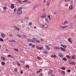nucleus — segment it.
<instances>
[{
	"label": "nucleus",
	"instance_id": "35",
	"mask_svg": "<svg viewBox=\"0 0 76 76\" xmlns=\"http://www.w3.org/2000/svg\"><path fill=\"white\" fill-rule=\"evenodd\" d=\"M4 10H6L7 9V7H4L3 8Z\"/></svg>",
	"mask_w": 76,
	"mask_h": 76
},
{
	"label": "nucleus",
	"instance_id": "38",
	"mask_svg": "<svg viewBox=\"0 0 76 76\" xmlns=\"http://www.w3.org/2000/svg\"><path fill=\"white\" fill-rule=\"evenodd\" d=\"M28 25H32V23L31 22H30L28 23Z\"/></svg>",
	"mask_w": 76,
	"mask_h": 76
},
{
	"label": "nucleus",
	"instance_id": "32",
	"mask_svg": "<svg viewBox=\"0 0 76 76\" xmlns=\"http://www.w3.org/2000/svg\"><path fill=\"white\" fill-rule=\"evenodd\" d=\"M36 42H38V43H40V41L39 40H36Z\"/></svg>",
	"mask_w": 76,
	"mask_h": 76
},
{
	"label": "nucleus",
	"instance_id": "45",
	"mask_svg": "<svg viewBox=\"0 0 76 76\" xmlns=\"http://www.w3.org/2000/svg\"><path fill=\"white\" fill-rule=\"evenodd\" d=\"M27 41L28 42H30V40L29 39H27Z\"/></svg>",
	"mask_w": 76,
	"mask_h": 76
},
{
	"label": "nucleus",
	"instance_id": "29",
	"mask_svg": "<svg viewBox=\"0 0 76 76\" xmlns=\"http://www.w3.org/2000/svg\"><path fill=\"white\" fill-rule=\"evenodd\" d=\"M0 41H2V42H3L4 41V40L2 38H0Z\"/></svg>",
	"mask_w": 76,
	"mask_h": 76
},
{
	"label": "nucleus",
	"instance_id": "26",
	"mask_svg": "<svg viewBox=\"0 0 76 76\" xmlns=\"http://www.w3.org/2000/svg\"><path fill=\"white\" fill-rule=\"evenodd\" d=\"M61 73L62 74V75H65L66 74V73L64 71H62L61 72Z\"/></svg>",
	"mask_w": 76,
	"mask_h": 76
},
{
	"label": "nucleus",
	"instance_id": "58",
	"mask_svg": "<svg viewBox=\"0 0 76 76\" xmlns=\"http://www.w3.org/2000/svg\"><path fill=\"white\" fill-rule=\"evenodd\" d=\"M21 62L22 63H24V61H21Z\"/></svg>",
	"mask_w": 76,
	"mask_h": 76
},
{
	"label": "nucleus",
	"instance_id": "59",
	"mask_svg": "<svg viewBox=\"0 0 76 76\" xmlns=\"http://www.w3.org/2000/svg\"><path fill=\"white\" fill-rule=\"evenodd\" d=\"M51 57L52 58H53V57H54V56H53V55H51Z\"/></svg>",
	"mask_w": 76,
	"mask_h": 76
},
{
	"label": "nucleus",
	"instance_id": "56",
	"mask_svg": "<svg viewBox=\"0 0 76 76\" xmlns=\"http://www.w3.org/2000/svg\"><path fill=\"white\" fill-rule=\"evenodd\" d=\"M39 71L40 72L41 71H42V69H39Z\"/></svg>",
	"mask_w": 76,
	"mask_h": 76
},
{
	"label": "nucleus",
	"instance_id": "54",
	"mask_svg": "<svg viewBox=\"0 0 76 76\" xmlns=\"http://www.w3.org/2000/svg\"><path fill=\"white\" fill-rule=\"evenodd\" d=\"M72 62H71L70 61H69V64H72Z\"/></svg>",
	"mask_w": 76,
	"mask_h": 76
},
{
	"label": "nucleus",
	"instance_id": "14",
	"mask_svg": "<svg viewBox=\"0 0 76 76\" xmlns=\"http://www.w3.org/2000/svg\"><path fill=\"white\" fill-rule=\"evenodd\" d=\"M7 57H11V58H14L11 55H7Z\"/></svg>",
	"mask_w": 76,
	"mask_h": 76
},
{
	"label": "nucleus",
	"instance_id": "40",
	"mask_svg": "<svg viewBox=\"0 0 76 76\" xmlns=\"http://www.w3.org/2000/svg\"><path fill=\"white\" fill-rule=\"evenodd\" d=\"M40 26H41L42 28H44V25H43V24H40Z\"/></svg>",
	"mask_w": 76,
	"mask_h": 76
},
{
	"label": "nucleus",
	"instance_id": "51",
	"mask_svg": "<svg viewBox=\"0 0 76 76\" xmlns=\"http://www.w3.org/2000/svg\"><path fill=\"white\" fill-rule=\"evenodd\" d=\"M67 72L68 73H69V72H70V69H68L67 70Z\"/></svg>",
	"mask_w": 76,
	"mask_h": 76
},
{
	"label": "nucleus",
	"instance_id": "12",
	"mask_svg": "<svg viewBox=\"0 0 76 76\" xmlns=\"http://www.w3.org/2000/svg\"><path fill=\"white\" fill-rule=\"evenodd\" d=\"M66 57L67 58H68V59H70V58H71V57H70V56L69 55H66Z\"/></svg>",
	"mask_w": 76,
	"mask_h": 76
},
{
	"label": "nucleus",
	"instance_id": "10",
	"mask_svg": "<svg viewBox=\"0 0 76 76\" xmlns=\"http://www.w3.org/2000/svg\"><path fill=\"white\" fill-rule=\"evenodd\" d=\"M23 7H20L19 8H18V9L17 10V11H21V10H22V9H23Z\"/></svg>",
	"mask_w": 76,
	"mask_h": 76
},
{
	"label": "nucleus",
	"instance_id": "62",
	"mask_svg": "<svg viewBox=\"0 0 76 76\" xmlns=\"http://www.w3.org/2000/svg\"><path fill=\"white\" fill-rule=\"evenodd\" d=\"M16 8H15L14 10V11L15 12V11H16Z\"/></svg>",
	"mask_w": 76,
	"mask_h": 76
},
{
	"label": "nucleus",
	"instance_id": "18",
	"mask_svg": "<svg viewBox=\"0 0 76 76\" xmlns=\"http://www.w3.org/2000/svg\"><path fill=\"white\" fill-rule=\"evenodd\" d=\"M46 49H47V50H48L50 49V47H49V46H48L46 45Z\"/></svg>",
	"mask_w": 76,
	"mask_h": 76
},
{
	"label": "nucleus",
	"instance_id": "13",
	"mask_svg": "<svg viewBox=\"0 0 76 76\" xmlns=\"http://www.w3.org/2000/svg\"><path fill=\"white\" fill-rule=\"evenodd\" d=\"M9 41L11 42H16V41L14 40H10Z\"/></svg>",
	"mask_w": 76,
	"mask_h": 76
},
{
	"label": "nucleus",
	"instance_id": "27",
	"mask_svg": "<svg viewBox=\"0 0 76 76\" xmlns=\"http://www.w3.org/2000/svg\"><path fill=\"white\" fill-rule=\"evenodd\" d=\"M59 56L60 57H61L62 58L64 57V56H63L62 54H59Z\"/></svg>",
	"mask_w": 76,
	"mask_h": 76
},
{
	"label": "nucleus",
	"instance_id": "55",
	"mask_svg": "<svg viewBox=\"0 0 76 76\" xmlns=\"http://www.w3.org/2000/svg\"><path fill=\"white\" fill-rule=\"evenodd\" d=\"M23 71H20V73H21V74H23Z\"/></svg>",
	"mask_w": 76,
	"mask_h": 76
},
{
	"label": "nucleus",
	"instance_id": "25",
	"mask_svg": "<svg viewBox=\"0 0 76 76\" xmlns=\"http://www.w3.org/2000/svg\"><path fill=\"white\" fill-rule=\"evenodd\" d=\"M43 53L44 54H48V52H47L46 51H43Z\"/></svg>",
	"mask_w": 76,
	"mask_h": 76
},
{
	"label": "nucleus",
	"instance_id": "60",
	"mask_svg": "<svg viewBox=\"0 0 76 76\" xmlns=\"http://www.w3.org/2000/svg\"><path fill=\"white\" fill-rule=\"evenodd\" d=\"M37 6H35V7L33 8V9H36V8H37Z\"/></svg>",
	"mask_w": 76,
	"mask_h": 76
},
{
	"label": "nucleus",
	"instance_id": "33",
	"mask_svg": "<svg viewBox=\"0 0 76 76\" xmlns=\"http://www.w3.org/2000/svg\"><path fill=\"white\" fill-rule=\"evenodd\" d=\"M35 45H33L31 46V48H35Z\"/></svg>",
	"mask_w": 76,
	"mask_h": 76
},
{
	"label": "nucleus",
	"instance_id": "46",
	"mask_svg": "<svg viewBox=\"0 0 76 76\" xmlns=\"http://www.w3.org/2000/svg\"><path fill=\"white\" fill-rule=\"evenodd\" d=\"M53 57H54L55 58H56L57 57V56L56 55H53Z\"/></svg>",
	"mask_w": 76,
	"mask_h": 76
},
{
	"label": "nucleus",
	"instance_id": "49",
	"mask_svg": "<svg viewBox=\"0 0 76 76\" xmlns=\"http://www.w3.org/2000/svg\"><path fill=\"white\" fill-rule=\"evenodd\" d=\"M15 71L16 72H17L18 70V69L17 68H15L14 69Z\"/></svg>",
	"mask_w": 76,
	"mask_h": 76
},
{
	"label": "nucleus",
	"instance_id": "63",
	"mask_svg": "<svg viewBox=\"0 0 76 76\" xmlns=\"http://www.w3.org/2000/svg\"><path fill=\"white\" fill-rule=\"evenodd\" d=\"M10 37H12V34H10Z\"/></svg>",
	"mask_w": 76,
	"mask_h": 76
},
{
	"label": "nucleus",
	"instance_id": "43",
	"mask_svg": "<svg viewBox=\"0 0 76 76\" xmlns=\"http://www.w3.org/2000/svg\"><path fill=\"white\" fill-rule=\"evenodd\" d=\"M30 42H32L33 43H34V42L32 39H31L30 40Z\"/></svg>",
	"mask_w": 76,
	"mask_h": 76
},
{
	"label": "nucleus",
	"instance_id": "9",
	"mask_svg": "<svg viewBox=\"0 0 76 76\" xmlns=\"http://www.w3.org/2000/svg\"><path fill=\"white\" fill-rule=\"evenodd\" d=\"M48 26L47 24H45L43 28H48Z\"/></svg>",
	"mask_w": 76,
	"mask_h": 76
},
{
	"label": "nucleus",
	"instance_id": "28",
	"mask_svg": "<svg viewBox=\"0 0 76 76\" xmlns=\"http://www.w3.org/2000/svg\"><path fill=\"white\" fill-rule=\"evenodd\" d=\"M15 30H17V31H20V28H19V27H17Z\"/></svg>",
	"mask_w": 76,
	"mask_h": 76
},
{
	"label": "nucleus",
	"instance_id": "57",
	"mask_svg": "<svg viewBox=\"0 0 76 76\" xmlns=\"http://www.w3.org/2000/svg\"><path fill=\"white\" fill-rule=\"evenodd\" d=\"M64 22L65 23H67V21H66V20H65L64 21Z\"/></svg>",
	"mask_w": 76,
	"mask_h": 76
},
{
	"label": "nucleus",
	"instance_id": "61",
	"mask_svg": "<svg viewBox=\"0 0 76 76\" xmlns=\"http://www.w3.org/2000/svg\"><path fill=\"white\" fill-rule=\"evenodd\" d=\"M39 72H39V71H37V73H39Z\"/></svg>",
	"mask_w": 76,
	"mask_h": 76
},
{
	"label": "nucleus",
	"instance_id": "47",
	"mask_svg": "<svg viewBox=\"0 0 76 76\" xmlns=\"http://www.w3.org/2000/svg\"><path fill=\"white\" fill-rule=\"evenodd\" d=\"M36 48H37V49H38V50H39V48L38 47V46H36Z\"/></svg>",
	"mask_w": 76,
	"mask_h": 76
},
{
	"label": "nucleus",
	"instance_id": "48",
	"mask_svg": "<svg viewBox=\"0 0 76 76\" xmlns=\"http://www.w3.org/2000/svg\"><path fill=\"white\" fill-rule=\"evenodd\" d=\"M28 45H29V46H31V45H32V44L30 43Z\"/></svg>",
	"mask_w": 76,
	"mask_h": 76
},
{
	"label": "nucleus",
	"instance_id": "8",
	"mask_svg": "<svg viewBox=\"0 0 76 76\" xmlns=\"http://www.w3.org/2000/svg\"><path fill=\"white\" fill-rule=\"evenodd\" d=\"M32 40H33L34 42V43H35L36 42V41H37V39L36 38H32Z\"/></svg>",
	"mask_w": 76,
	"mask_h": 76
},
{
	"label": "nucleus",
	"instance_id": "22",
	"mask_svg": "<svg viewBox=\"0 0 76 76\" xmlns=\"http://www.w3.org/2000/svg\"><path fill=\"white\" fill-rule=\"evenodd\" d=\"M50 1H48L47 2V5H49L50 4Z\"/></svg>",
	"mask_w": 76,
	"mask_h": 76
},
{
	"label": "nucleus",
	"instance_id": "21",
	"mask_svg": "<svg viewBox=\"0 0 76 76\" xmlns=\"http://www.w3.org/2000/svg\"><path fill=\"white\" fill-rule=\"evenodd\" d=\"M62 47L63 48H67L66 46L65 45H62Z\"/></svg>",
	"mask_w": 76,
	"mask_h": 76
},
{
	"label": "nucleus",
	"instance_id": "37",
	"mask_svg": "<svg viewBox=\"0 0 76 76\" xmlns=\"http://www.w3.org/2000/svg\"><path fill=\"white\" fill-rule=\"evenodd\" d=\"M14 50L15 51H19V50H18L17 48H14Z\"/></svg>",
	"mask_w": 76,
	"mask_h": 76
},
{
	"label": "nucleus",
	"instance_id": "7",
	"mask_svg": "<svg viewBox=\"0 0 76 76\" xmlns=\"http://www.w3.org/2000/svg\"><path fill=\"white\" fill-rule=\"evenodd\" d=\"M11 9H14L15 8V6H14V4H11Z\"/></svg>",
	"mask_w": 76,
	"mask_h": 76
},
{
	"label": "nucleus",
	"instance_id": "3",
	"mask_svg": "<svg viewBox=\"0 0 76 76\" xmlns=\"http://www.w3.org/2000/svg\"><path fill=\"white\" fill-rule=\"evenodd\" d=\"M72 5H71L69 7V10H71V9H73V7H72V5H73V2L72 1Z\"/></svg>",
	"mask_w": 76,
	"mask_h": 76
},
{
	"label": "nucleus",
	"instance_id": "2",
	"mask_svg": "<svg viewBox=\"0 0 76 76\" xmlns=\"http://www.w3.org/2000/svg\"><path fill=\"white\" fill-rule=\"evenodd\" d=\"M46 16L47 15H46V14H44L42 16H41V18H46Z\"/></svg>",
	"mask_w": 76,
	"mask_h": 76
},
{
	"label": "nucleus",
	"instance_id": "44",
	"mask_svg": "<svg viewBox=\"0 0 76 76\" xmlns=\"http://www.w3.org/2000/svg\"><path fill=\"white\" fill-rule=\"evenodd\" d=\"M37 58L38 60H41V58H40L39 57H37Z\"/></svg>",
	"mask_w": 76,
	"mask_h": 76
},
{
	"label": "nucleus",
	"instance_id": "5",
	"mask_svg": "<svg viewBox=\"0 0 76 76\" xmlns=\"http://www.w3.org/2000/svg\"><path fill=\"white\" fill-rule=\"evenodd\" d=\"M68 41L71 44H72V41H71V38H69L68 39Z\"/></svg>",
	"mask_w": 76,
	"mask_h": 76
},
{
	"label": "nucleus",
	"instance_id": "53",
	"mask_svg": "<svg viewBox=\"0 0 76 76\" xmlns=\"http://www.w3.org/2000/svg\"><path fill=\"white\" fill-rule=\"evenodd\" d=\"M42 48H43V47H41L40 48H39V50H42Z\"/></svg>",
	"mask_w": 76,
	"mask_h": 76
},
{
	"label": "nucleus",
	"instance_id": "1",
	"mask_svg": "<svg viewBox=\"0 0 76 76\" xmlns=\"http://www.w3.org/2000/svg\"><path fill=\"white\" fill-rule=\"evenodd\" d=\"M66 27H67V26H59V28H61V29H64V28H66Z\"/></svg>",
	"mask_w": 76,
	"mask_h": 76
},
{
	"label": "nucleus",
	"instance_id": "30",
	"mask_svg": "<svg viewBox=\"0 0 76 76\" xmlns=\"http://www.w3.org/2000/svg\"><path fill=\"white\" fill-rule=\"evenodd\" d=\"M72 59H75V56H72Z\"/></svg>",
	"mask_w": 76,
	"mask_h": 76
},
{
	"label": "nucleus",
	"instance_id": "20",
	"mask_svg": "<svg viewBox=\"0 0 76 76\" xmlns=\"http://www.w3.org/2000/svg\"><path fill=\"white\" fill-rule=\"evenodd\" d=\"M18 2H19L20 4H22V1L19 0H18Z\"/></svg>",
	"mask_w": 76,
	"mask_h": 76
},
{
	"label": "nucleus",
	"instance_id": "4",
	"mask_svg": "<svg viewBox=\"0 0 76 76\" xmlns=\"http://www.w3.org/2000/svg\"><path fill=\"white\" fill-rule=\"evenodd\" d=\"M53 71L52 70H51L48 72V74L49 75H51V74L53 73Z\"/></svg>",
	"mask_w": 76,
	"mask_h": 76
},
{
	"label": "nucleus",
	"instance_id": "50",
	"mask_svg": "<svg viewBox=\"0 0 76 76\" xmlns=\"http://www.w3.org/2000/svg\"><path fill=\"white\" fill-rule=\"evenodd\" d=\"M66 23H65L64 22L62 23V24L63 25H66Z\"/></svg>",
	"mask_w": 76,
	"mask_h": 76
},
{
	"label": "nucleus",
	"instance_id": "6",
	"mask_svg": "<svg viewBox=\"0 0 76 76\" xmlns=\"http://www.w3.org/2000/svg\"><path fill=\"white\" fill-rule=\"evenodd\" d=\"M18 12H17V14L18 15H19V14H20V13H22V11H17Z\"/></svg>",
	"mask_w": 76,
	"mask_h": 76
},
{
	"label": "nucleus",
	"instance_id": "42",
	"mask_svg": "<svg viewBox=\"0 0 76 76\" xmlns=\"http://www.w3.org/2000/svg\"><path fill=\"white\" fill-rule=\"evenodd\" d=\"M17 64L18 66H20V64L18 62L17 63Z\"/></svg>",
	"mask_w": 76,
	"mask_h": 76
},
{
	"label": "nucleus",
	"instance_id": "31",
	"mask_svg": "<svg viewBox=\"0 0 76 76\" xmlns=\"http://www.w3.org/2000/svg\"><path fill=\"white\" fill-rule=\"evenodd\" d=\"M71 0H65V2H69V1H70Z\"/></svg>",
	"mask_w": 76,
	"mask_h": 76
},
{
	"label": "nucleus",
	"instance_id": "24",
	"mask_svg": "<svg viewBox=\"0 0 76 76\" xmlns=\"http://www.w3.org/2000/svg\"><path fill=\"white\" fill-rule=\"evenodd\" d=\"M76 64V63L75 62H72L71 64L72 65H75Z\"/></svg>",
	"mask_w": 76,
	"mask_h": 76
},
{
	"label": "nucleus",
	"instance_id": "15",
	"mask_svg": "<svg viewBox=\"0 0 76 76\" xmlns=\"http://www.w3.org/2000/svg\"><path fill=\"white\" fill-rule=\"evenodd\" d=\"M1 64L2 66H4L6 64L4 62H1Z\"/></svg>",
	"mask_w": 76,
	"mask_h": 76
},
{
	"label": "nucleus",
	"instance_id": "19",
	"mask_svg": "<svg viewBox=\"0 0 76 76\" xmlns=\"http://www.w3.org/2000/svg\"><path fill=\"white\" fill-rule=\"evenodd\" d=\"M63 60H64V61H67V58H62Z\"/></svg>",
	"mask_w": 76,
	"mask_h": 76
},
{
	"label": "nucleus",
	"instance_id": "36",
	"mask_svg": "<svg viewBox=\"0 0 76 76\" xmlns=\"http://www.w3.org/2000/svg\"><path fill=\"white\" fill-rule=\"evenodd\" d=\"M13 27L14 28L15 30L17 28V27L15 26H13Z\"/></svg>",
	"mask_w": 76,
	"mask_h": 76
},
{
	"label": "nucleus",
	"instance_id": "16",
	"mask_svg": "<svg viewBox=\"0 0 76 76\" xmlns=\"http://www.w3.org/2000/svg\"><path fill=\"white\" fill-rule=\"evenodd\" d=\"M29 19V18L28 17H26L24 18L25 20H28Z\"/></svg>",
	"mask_w": 76,
	"mask_h": 76
},
{
	"label": "nucleus",
	"instance_id": "34",
	"mask_svg": "<svg viewBox=\"0 0 76 76\" xmlns=\"http://www.w3.org/2000/svg\"><path fill=\"white\" fill-rule=\"evenodd\" d=\"M17 36L18 37H21L22 36H21V35H20V34H17Z\"/></svg>",
	"mask_w": 76,
	"mask_h": 76
},
{
	"label": "nucleus",
	"instance_id": "11",
	"mask_svg": "<svg viewBox=\"0 0 76 76\" xmlns=\"http://www.w3.org/2000/svg\"><path fill=\"white\" fill-rule=\"evenodd\" d=\"M1 37H2V38H4V37H6V35H5V34H1Z\"/></svg>",
	"mask_w": 76,
	"mask_h": 76
},
{
	"label": "nucleus",
	"instance_id": "41",
	"mask_svg": "<svg viewBox=\"0 0 76 76\" xmlns=\"http://www.w3.org/2000/svg\"><path fill=\"white\" fill-rule=\"evenodd\" d=\"M26 66L27 68H29V66L28 65H26Z\"/></svg>",
	"mask_w": 76,
	"mask_h": 76
},
{
	"label": "nucleus",
	"instance_id": "39",
	"mask_svg": "<svg viewBox=\"0 0 76 76\" xmlns=\"http://www.w3.org/2000/svg\"><path fill=\"white\" fill-rule=\"evenodd\" d=\"M2 58L3 60H6V58H5V57H2Z\"/></svg>",
	"mask_w": 76,
	"mask_h": 76
},
{
	"label": "nucleus",
	"instance_id": "23",
	"mask_svg": "<svg viewBox=\"0 0 76 76\" xmlns=\"http://www.w3.org/2000/svg\"><path fill=\"white\" fill-rule=\"evenodd\" d=\"M61 69H62V70H66V68L63 67L61 68Z\"/></svg>",
	"mask_w": 76,
	"mask_h": 76
},
{
	"label": "nucleus",
	"instance_id": "64",
	"mask_svg": "<svg viewBox=\"0 0 76 76\" xmlns=\"http://www.w3.org/2000/svg\"><path fill=\"white\" fill-rule=\"evenodd\" d=\"M45 9H43V12H45Z\"/></svg>",
	"mask_w": 76,
	"mask_h": 76
},
{
	"label": "nucleus",
	"instance_id": "17",
	"mask_svg": "<svg viewBox=\"0 0 76 76\" xmlns=\"http://www.w3.org/2000/svg\"><path fill=\"white\" fill-rule=\"evenodd\" d=\"M60 49L62 51H66V49H65L64 48H62V47H61Z\"/></svg>",
	"mask_w": 76,
	"mask_h": 76
},
{
	"label": "nucleus",
	"instance_id": "52",
	"mask_svg": "<svg viewBox=\"0 0 76 76\" xmlns=\"http://www.w3.org/2000/svg\"><path fill=\"white\" fill-rule=\"evenodd\" d=\"M45 20L46 22H48V19H47V18H45Z\"/></svg>",
	"mask_w": 76,
	"mask_h": 76
}]
</instances>
